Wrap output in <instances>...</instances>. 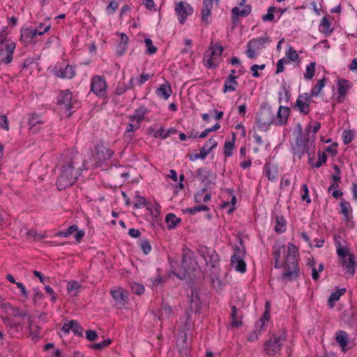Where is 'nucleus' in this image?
<instances>
[{"mask_svg": "<svg viewBox=\"0 0 357 357\" xmlns=\"http://www.w3.org/2000/svg\"><path fill=\"white\" fill-rule=\"evenodd\" d=\"M84 156L77 151H66L61 154L57 167L59 168V175L57 178L56 185L59 190L72 186L85 167Z\"/></svg>", "mask_w": 357, "mask_h": 357, "instance_id": "obj_1", "label": "nucleus"}, {"mask_svg": "<svg viewBox=\"0 0 357 357\" xmlns=\"http://www.w3.org/2000/svg\"><path fill=\"white\" fill-rule=\"evenodd\" d=\"M311 125L305 128L306 136L303 137V128L300 123L296 126L298 136L296 139L295 145L293 147L294 154L297 155L298 158H301L305 153L310 155V152H314L315 149V137L314 134L310 135Z\"/></svg>", "mask_w": 357, "mask_h": 357, "instance_id": "obj_2", "label": "nucleus"}, {"mask_svg": "<svg viewBox=\"0 0 357 357\" xmlns=\"http://www.w3.org/2000/svg\"><path fill=\"white\" fill-rule=\"evenodd\" d=\"M289 113H257L258 126L266 130L270 125L283 126L287 123Z\"/></svg>", "mask_w": 357, "mask_h": 357, "instance_id": "obj_3", "label": "nucleus"}, {"mask_svg": "<svg viewBox=\"0 0 357 357\" xmlns=\"http://www.w3.org/2000/svg\"><path fill=\"white\" fill-rule=\"evenodd\" d=\"M198 264L194 259L193 252L186 246L183 248V257L181 262V269L178 272L173 271L174 275L183 280L187 276L190 277L193 272L197 269Z\"/></svg>", "mask_w": 357, "mask_h": 357, "instance_id": "obj_4", "label": "nucleus"}, {"mask_svg": "<svg viewBox=\"0 0 357 357\" xmlns=\"http://www.w3.org/2000/svg\"><path fill=\"white\" fill-rule=\"evenodd\" d=\"M325 81V78L319 79L315 86L312 89L310 94L305 93L299 95L296 102V106L298 107L300 112H305V110L310 109L309 103L310 102L312 98L317 96L319 94L320 91L324 86Z\"/></svg>", "mask_w": 357, "mask_h": 357, "instance_id": "obj_5", "label": "nucleus"}, {"mask_svg": "<svg viewBox=\"0 0 357 357\" xmlns=\"http://www.w3.org/2000/svg\"><path fill=\"white\" fill-rule=\"evenodd\" d=\"M287 340L285 331H280L279 333H273L270 336L264 347L266 354L273 356L277 354Z\"/></svg>", "mask_w": 357, "mask_h": 357, "instance_id": "obj_6", "label": "nucleus"}, {"mask_svg": "<svg viewBox=\"0 0 357 357\" xmlns=\"http://www.w3.org/2000/svg\"><path fill=\"white\" fill-rule=\"evenodd\" d=\"M271 40L268 36L253 38L247 43L245 54L249 59H255L257 56V52L264 47L266 43Z\"/></svg>", "mask_w": 357, "mask_h": 357, "instance_id": "obj_7", "label": "nucleus"}, {"mask_svg": "<svg viewBox=\"0 0 357 357\" xmlns=\"http://www.w3.org/2000/svg\"><path fill=\"white\" fill-rule=\"evenodd\" d=\"M283 271L281 279L287 282L296 280L300 273V268L298 261H285L282 266Z\"/></svg>", "mask_w": 357, "mask_h": 357, "instance_id": "obj_8", "label": "nucleus"}, {"mask_svg": "<svg viewBox=\"0 0 357 357\" xmlns=\"http://www.w3.org/2000/svg\"><path fill=\"white\" fill-rule=\"evenodd\" d=\"M50 29V24L46 26L43 31H39L38 29H32L30 28H22L21 29L20 40L25 45L34 43L36 42L37 36L43 35L45 33H47Z\"/></svg>", "mask_w": 357, "mask_h": 357, "instance_id": "obj_9", "label": "nucleus"}, {"mask_svg": "<svg viewBox=\"0 0 357 357\" xmlns=\"http://www.w3.org/2000/svg\"><path fill=\"white\" fill-rule=\"evenodd\" d=\"M223 52V47L220 43H216L215 44H211L209 50L206 52L204 54V61L206 62L205 65L208 68H213L215 66L216 64L213 63V61L216 59V56H220Z\"/></svg>", "mask_w": 357, "mask_h": 357, "instance_id": "obj_10", "label": "nucleus"}, {"mask_svg": "<svg viewBox=\"0 0 357 357\" xmlns=\"http://www.w3.org/2000/svg\"><path fill=\"white\" fill-rule=\"evenodd\" d=\"M245 250L239 248L235 249L234 254L231 257V264L238 272L243 273L246 271V264L243 259Z\"/></svg>", "mask_w": 357, "mask_h": 357, "instance_id": "obj_11", "label": "nucleus"}, {"mask_svg": "<svg viewBox=\"0 0 357 357\" xmlns=\"http://www.w3.org/2000/svg\"><path fill=\"white\" fill-rule=\"evenodd\" d=\"M113 155V151L106 147L102 143L96 146V152L93 155L96 165H102L103 162L109 160Z\"/></svg>", "mask_w": 357, "mask_h": 357, "instance_id": "obj_12", "label": "nucleus"}, {"mask_svg": "<svg viewBox=\"0 0 357 357\" xmlns=\"http://www.w3.org/2000/svg\"><path fill=\"white\" fill-rule=\"evenodd\" d=\"M201 256L204 259L206 264L211 268H215L219 264V256L214 250L202 247L199 250Z\"/></svg>", "mask_w": 357, "mask_h": 357, "instance_id": "obj_13", "label": "nucleus"}, {"mask_svg": "<svg viewBox=\"0 0 357 357\" xmlns=\"http://www.w3.org/2000/svg\"><path fill=\"white\" fill-rule=\"evenodd\" d=\"M58 104L61 107V109L69 111L74 107L73 100V94L70 90L62 91L57 98Z\"/></svg>", "mask_w": 357, "mask_h": 357, "instance_id": "obj_14", "label": "nucleus"}, {"mask_svg": "<svg viewBox=\"0 0 357 357\" xmlns=\"http://www.w3.org/2000/svg\"><path fill=\"white\" fill-rule=\"evenodd\" d=\"M107 84L105 79L99 75L93 77L91 81V90L95 94L102 96L105 93Z\"/></svg>", "mask_w": 357, "mask_h": 357, "instance_id": "obj_15", "label": "nucleus"}, {"mask_svg": "<svg viewBox=\"0 0 357 357\" xmlns=\"http://www.w3.org/2000/svg\"><path fill=\"white\" fill-rule=\"evenodd\" d=\"M177 347L181 356L187 357L190 353V347L187 342V334L183 331H178Z\"/></svg>", "mask_w": 357, "mask_h": 357, "instance_id": "obj_16", "label": "nucleus"}, {"mask_svg": "<svg viewBox=\"0 0 357 357\" xmlns=\"http://www.w3.org/2000/svg\"><path fill=\"white\" fill-rule=\"evenodd\" d=\"M338 264L344 271V274L347 276L351 277L354 275L356 266L355 256H350L347 259L338 260Z\"/></svg>", "mask_w": 357, "mask_h": 357, "instance_id": "obj_17", "label": "nucleus"}, {"mask_svg": "<svg viewBox=\"0 0 357 357\" xmlns=\"http://www.w3.org/2000/svg\"><path fill=\"white\" fill-rule=\"evenodd\" d=\"M176 13L181 23L183 24L188 15L192 13V8L187 3L179 2L175 8Z\"/></svg>", "mask_w": 357, "mask_h": 357, "instance_id": "obj_18", "label": "nucleus"}, {"mask_svg": "<svg viewBox=\"0 0 357 357\" xmlns=\"http://www.w3.org/2000/svg\"><path fill=\"white\" fill-rule=\"evenodd\" d=\"M53 73L55 76L62 79H71L75 75V70L73 66L66 65L64 68L54 67Z\"/></svg>", "mask_w": 357, "mask_h": 357, "instance_id": "obj_19", "label": "nucleus"}, {"mask_svg": "<svg viewBox=\"0 0 357 357\" xmlns=\"http://www.w3.org/2000/svg\"><path fill=\"white\" fill-rule=\"evenodd\" d=\"M231 326L235 328H239L243 325L242 319L243 317V313L241 309H238L235 305L231 307Z\"/></svg>", "mask_w": 357, "mask_h": 357, "instance_id": "obj_20", "label": "nucleus"}, {"mask_svg": "<svg viewBox=\"0 0 357 357\" xmlns=\"http://www.w3.org/2000/svg\"><path fill=\"white\" fill-rule=\"evenodd\" d=\"M335 245L337 249V254L339 257L338 260H342L344 259H347L350 256H354L349 251V249L347 247H343L341 245V237L340 236H335Z\"/></svg>", "mask_w": 357, "mask_h": 357, "instance_id": "obj_21", "label": "nucleus"}, {"mask_svg": "<svg viewBox=\"0 0 357 357\" xmlns=\"http://www.w3.org/2000/svg\"><path fill=\"white\" fill-rule=\"evenodd\" d=\"M190 309L192 312H195V313L201 312V301L195 288L191 289Z\"/></svg>", "mask_w": 357, "mask_h": 357, "instance_id": "obj_22", "label": "nucleus"}, {"mask_svg": "<svg viewBox=\"0 0 357 357\" xmlns=\"http://www.w3.org/2000/svg\"><path fill=\"white\" fill-rule=\"evenodd\" d=\"M15 50V43L14 42H10L8 43L6 46L5 51L1 50L0 52V55L3 56L6 54L5 57L2 59V62L6 64H9L13 60V54Z\"/></svg>", "mask_w": 357, "mask_h": 357, "instance_id": "obj_23", "label": "nucleus"}, {"mask_svg": "<svg viewBox=\"0 0 357 357\" xmlns=\"http://www.w3.org/2000/svg\"><path fill=\"white\" fill-rule=\"evenodd\" d=\"M218 145V142L213 138H210L199 150V156L201 159H204L212 149Z\"/></svg>", "mask_w": 357, "mask_h": 357, "instance_id": "obj_24", "label": "nucleus"}, {"mask_svg": "<svg viewBox=\"0 0 357 357\" xmlns=\"http://www.w3.org/2000/svg\"><path fill=\"white\" fill-rule=\"evenodd\" d=\"M6 326L11 337H17L20 334L22 326L19 323L15 322L13 320L7 319L5 321Z\"/></svg>", "mask_w": 357, "mask_h": 357, "instance_id": "obj_25", "label": "nucleus"}, {"mask_svg": "<svg viewBox=\"0 0 357 357\" xmlns=\"http://www.w3.org/2000/svg\"><path fill=\"white\" fill-rule=\"evenodd\" d=\"M252 7L250 5H245L243 9L241 10L238 7H234L231 10V13L233 14L232 21L233 22H236L238 20V17H247L251 13Z\"/></svg>", "mask_w": 357, "mask_h": 357, "instance_id": "obj_26", "label": "nucleus"}, {"mask_svg": "<svg viewBox=\"0 0 357 357\" xmlns=\"http://www.w3.org/2000/svg\"><path fill=\"white\" fill-rule=\"evenodd\" d=\"M350 88V83L346 79H340L337 82L338 101L342 102L344 100L346 93Z\"/></svg>", "mask_w": 357, "mask_h": 357, "instance_id": "obj_27", "label": "nucleus"}, {"mask_svg": "<svg viewBox=\"0 0 357 357\" xmlns=\"http://www.w3.org/2000/svg\"><path fill=\"white\" fill-rule=\"evenodd\" d=\"M110 293L115 301V305L124 306L126 304V298L123 289L119 288L118 289L111 290Z\"/></svg>", "mask_w": 357, "mask_h": 357, "instance_id": "obj_28", "label": "nucleus"}, {"mask_svg": "<svg viewBox=\"0 0 357 357\" xmlns=\"http://www.w3.org/2000/svg\"><path fill=\"white\" fill-rule=\"evenodd\" d=\"M265 174L268 179L271 181H274L278 178V167L271 162H268L265 165Z\"/></svg>", "mask_w": 357, "mask_h": 357, "instance_id": "obj_29", "label": "nucleus"}, {"mask_svg": "<svg viewBox=\"0 0 357 357\" xmlns=\"http://www.w3.org/2000/svg\"><path fill=\"white\" fill-rule=\"evenodd\" d=\"M335 340L341 347L342 351H346L347 350L348 334L345 331H337L335 333Z\"/></svg>", "mask_w": 357, "mask_h": 357, "instance_id": "obj_30", "label": "nucleus"}, {"mask_svg": "<svg viewBox=\"0 0 357 357\" xmlns=\"http://www.w3.org/2000/svg\"><path fill=\"white\" fill-rule=\"evenodd\" d=\"M213 8V0H204L203 8L202 10V19L206 24L208 23V17L211 14V9Z\"/></svg>", "mask_w": 357, "mask_h": 357, "instance_id": "obj_31", "label": "nucleus"}, {"mask_svg": "<svg viewBox=\"0 0 357 357\" xmlns=\"http://www.w3.org/2000/svg\"><path fill=\"white\" fill-rule=\"evenodd\" d=\"M236 77L233 75H229L225 81L223 91H234L238 86V82L236 81Z\"/></svg>", "mask_w": 357, "mask_h": 357, "instance_id": "obj_32", "label": "nucleus"}, {"mask_svg": "<svg viewBox=\"0 0 357 357\" xmlns=\"http://www.w3.org/2000/svg\"><path fill=\"white\" fill-rule=\"evenodd\" d=\"M172 92L171 86L168 84H161L155 91L156 95L164 100H167Z\"/></svg>", "mask_w": 357, "mask_h": 357, "instance_id": "obj_33", "label": "nucleus"}, {"mask_svg": "<svg viewBox=\"0 0 357 357\" xmlns=\"http://www.w3.org/2000/svg\"><path fill=\"white\" fill-rule=\"evenodd\" d=\"M346 292V289H339L335 292H333L328 300V305L330 309H333L335 307V303L337 301L340 296L343 295Z\"/></svg>", "mask_w": 357, "mask_h": 357, "instance_id": "obj_34", "label": "nucleus"}, {"mask_svg": "<svg viewBox=\"0 0 357 357\" xmlns=\"http://www.w3.org/2000/svg\"><path fill=\"white\" fill-rule=\"evenodd\" d=\"M165 221L169 229H174L181 222V218H177L174 213H169L165 217Z\"/></svg>", "mask_w": 357, "mask_h": 357, "instance_id": "obj_35", "label": "nucleus"}, {"mask_svg": "<svg viewBox=\"0 0 357 357\" xmlns=\"http://www.w3.org/2000/svg\"><path fill=\"white\" fill-rule=\"evenodd\" d=\"M276 225L275 226V231L278 234H282L286 231V220L283 216L276 215Z\"/></svg>", "mask_w": 357, "mask_h": 357, "instance_id": "obj_36", "label": "nucleus"}, {"mask_svg": "<svg viewBox=\"0 0 357 357\" xmlns=\"http://www.w3.org/2000/svg\"><path fill=\"white\" fill-rule=\"evenodd\" d=\"M288 253L286 256L285 261H298L296 259L298 248L293 243H289L287 245Z\"/></svg>", "mask_w": 357, "mask_h": 357, "instance_id": "obj_37", "label": "nucleus"}, {"mask_svg": "<svg viewBox=\"0 0 357 357\" xmlns=\"http://www.w3.org/2000/svg\"><path fill=\"white\" fill-rule=\"evenodd\" d=\"M236 139L235 133L232 134V141H226L224 144V155L225 157H230L232 155L233 149H234V142Z\"/></svg>", "mask_w": 357, "mask_h": 357, "instance_id": "obj_38", "label": "nucleus"}, {"mask_svg": "<svg viewBox=\"0 0 357 357\" xmlns=\"http://www.w3.org/2000/svg\"><path fill=\"white\" fill-rule=\"evenodd\" d=\"M206 189H202L198 191L195 195V199L197 203L200 202H208L211 199V195L210 193H205Z\"/></svg>", "mask_w": 357, "mask_h": 357, "instance_id": "obj_39", "label": "nucleus"}, {"mask_svg": "<svg viewBox=\"0 0 357 357\" xmlns=\"http://www.w3.org/2000/svg\"><path fill=\"white\" fill-rule=\"evenodd\" d=\"M67 290L73 296H76L82 285L76 280H71L67 284Z\"/></svg>", "mask_w": 357, "mask_h": 357, "instance_id": "obj_40", "label": "nucleus"}, {"mask_svg": "<svg viewBox=\"0 0 357 357\" xmlns=\"http://www.w3.org/2000/svg\"><path fill=\"white\" fill-rule=\"evenodd\" d=\"M41 123L42 121L40 119H39V117L38 116L32 115L28 119V124L30 126L29 129L33 132H35L39 130V126H38V125L40 124Z\"/></svg>", "mask_w": 357, "mask_h": 357, "instance_id": "obj_41", "label": "nucleus"}, {"mask_svg": "<svg viewBox=\"0 0 357 357\" xmlns=\"http://www.w3.org/2000/svg\"><path fill=\"white\" fill-rule=\"evenodd\" d=\"M342 320L347 324L352 326L354 322V313L351 310H345L341 314Z\"/></svg>", "mask_w": 357, "mask_h": 357, "instance_id": "obj_42", "label": "nucleus"}, {"mask_svg": "<svg viewBox=\"0 0 357 357\" xmlns=\"http://www.w3.org/2000/svg\"><path fill=\"white\" fill-rule=\"evenodd\" d=\"M340 208H341L340 213L342 214H343L344 218L347 220H348L349 213L351 212V207L350 203L347 201L342 200V202L340 203Z\"/></svg>", "mask_w": 357, "mask_h": 357, "instance_id": "obj_43", "label": "nucleus"}, {"mask_svg": "<svg viewBox=\"0 0 357 357\" xmlns=\"http://www.w3.org/2000/svg\"><path fill=\"white\" fill-rule=\"evenodd\" d=\"M70 324L72 326L70 330L73 331L74 335L82 337L83 335L84 329L78 321L76 320H71Z\"/></svg>", "mask_w": 357, "mask_h": 357, "instance_id": "obj_44", "label": "nucleus"}, {"mask_svg": "<svg viewBox=\"0 0 357 357\" xmlns=\"http://www.w3.org/2000/svg\"><path fill=\"white\" fill-rule=\"evenodd\" d=\"M319 29L321 32L328 33H331V23L326 17H324L319 24Z\"/></svg>", "mask_w": 357, "mask_h": 357, "instance_id": "obj_45", "label": "nucleus"}, {"mask_svg": "<svg viewBox=\"0 0 357 357\" xmlns=\"http://www.w3.org/2000/svg\"><path fill=\"white\" fill-rule=\"evenodd\" d=\"M139 245L144 255H148L151 252L152 248L148 239H140Z\"/></svg>", "mask_w": 357, "mask_h": 357, "instance_id": "obj_46", "label": "nucleus"}, {"mask_svg": "<svg viewBox=\"0 0 357 357\" xmlns=\"http://www.w3.org/2000/svg\"><path fill=\"white\" fill-rule=\"evenodd\" d=\"M315 71V63L311 62L310 64H308L306 67L305 73L304 74V77L305 79H311L314 75Z\"/></svg>", "mask_w": 357, "mask_h": 357, "instance_id": "obj_47", "label": "nucleus"}, {"mask_svg": "<svg viewBox=\"0 0 357 357\" xmlns=\"http://www.w3.org/2000/svg\"><path fill=\"white\" fill-rule=\"evenodd\" d=\"M276 7L270 6L267 10V13L261 16V20L264 22L273 21L275 18L274 13L276 11Z\"/></svg>", "mask_w": 357, "mask_h": 357, "instance_id": "obj_48", "label": "nucleus"}, {"mask_svg": "<svg viewBox=\"0 0 357 357\" xmlns=\"http://www.w3.org/2000/svg\"><path fill=\"white\" fill-rule=\"evenodd\" d=\"M354 133L351 130H344L342 133L343 143L347 145L354 139Z\"/></svg>", "mask_w": 357, "mask_h": 357, "instance_id": "obj_49", "label": "nucleus"}, {"mask_svg": "<svg viewBox=\"0 0 357 357\" xmlns=\"http://www.w3.org/2000/svg\"><path fill=\"white\" fill-rule=\"evenodd\" d=\"M112 343V340L109 338L103 340L102 342L95 343L91 345V348L96 350H102L108 347Z\"/></svg>", "mask_w": 357, "mask_h": 357, "instance_id": "obj_50", "label": "nucleus"}, {"mask_svg": "<svg viewBox=\"0 0 357 357\" xmlns=\"http://www.w3.org/2000/svg\"><path fill=\"white\" fill-rule=\"evenodd\" d=\"M208 210L209 208L207 206L203 204H199L194 207L186 208V211L192 215L199 211H206Z\"/></svg>", "mask_w": 357, "mask_h": 357, "instance_id": "obj_51", "label": "nucleus"}, {"mask_svg": "<svg viewBox=\"0 0 357 357\" xmlns=\"http://www.w3.org/2000/svg\"><path fill=\"white\" fill-rule=\"evenodd\" d=\"M138 128H139L138 121H137L135 123H128L126 130V137L131 139L132 138V136L130 135V133L133 132L135 130H137Z\"/></svg>", "mask_w": 357, "mask_h": 357, "instance_id": "obj_52", "label": "nucleus"}, {"mask_svg": "<svg viewBox=\"0 0 357 357\" xmlns=\"http://www.w3.org/2000/svg\"><path fill=\"white\" fill-rule=\"evenodd\" d=\"M119 3L116 0H111L109 5L106 7V13L111 15L118 9Z\"/></svg>", "mask_w": 357, "mask_h": 357, "instance_id": "obj_53", "label": "nucleus"}, {"mask_svg": "<svg viewBox=\"0 0 357 357\" xmlns=\"http://www.w3.org/2000/svg\"><path fill=\"white\" fill-rule=\"evenodd\" d=\"M130 288H131L132 293L137 294V295L142 294L144 292V289H145L144 287L142 284L137 283V282L132 283L130 284Z\"/></svg>", "mask_w": 357, "mask_h": 357, "instance_id": "obj_54", "label": "nucleus"}, {"mask_svg": "<svg viewBox=\"0 0 357 357\" xmlns=\"http://www.w3.org/2000/svg\"><path fill=\"white\" fill-rule=\"evenodd\" d=\"M286 56L291 61H296L298 59V53L291 46L289 47L287 51L286 52Z\"/></svg>", "mask_w": 357, "mask_h": 357, "instance_id": "obj_55", "label": "nucleus"}, {"mask_svg": "<svg viewBox=\"0 0 357 357\" xmlns=\"http://www.w3.org/2000/svg\"><path fill=\"white\" fill-rule=\"evenodd\" d=\"M8 310L11 311L12 315L14 317H21L22 318L26 317L28 314L25 311H21L19 308L13 307L10 304V307L8 308Z\"/></svg>", "mask_w": 357, "mask_h": 357, "instance_id": "obj_56", "label": "nucleus"}, {"mask_svg": "<svg viewBox=\"0 0 357 357\" xmlns=\"http://www.w3.org/2000/svg\"><path fill=\"white\" fill-rule=\"evenodd\" d=\"M144 43L147 47L146 52L149 54H153L157 52V48L153 46L152 40L150 38H145Z\"/></svg>", "mask_w": 357, "mask_h": 357, "instance_id": "obj_57", "label": "nucleus"}, {"mask_svg": "<svg viewBox=\"0 0 357 357\" xmlns=\"http://www.w3.org/2000/svg\"><path fill=\"white\" fill-rule=\"evenodd\" d=\"M197 177L202 181H204L208 177V172L204 168H199L197 170Z\"/></svg>", "mask_w": 357, "mask_h": 357, "instance_id": "obj_58", "label": "nucleus"}, {"mask_svg": "<svg viewBox=\"0 0 357 357\" xmlns=\"http://www.w3.org/2000/svg\"><path fill=\"white\" fill-rule=\"evenodd\" d=\"M129 118H130V121H129L130 123H135L137 121H138V125H139V128L140 123L144 119V115H143V114H140V113H136L132 115H130Z\"/></svg>", "mask_w": 357, "mask_h": 357, "instance_id": "obj_59", "label": "nucleus"}, {"mask_svg": "<svg viewBox=\"0 0 357 357\" xmlns=\"http://www.w3.org/2000/svg\"><path fill=\"white\" fill-rule=\"evenodd\" d=\"M146 199L144 197L137 195L134 200V206L136 208H140L145 205Z\"/></svg>", "mask_w": 357, "mask_h": 357, "instance_id": "obj_60", "label": "nucleus"}, {"mask_svg": "<svg viewBox=\"0 0 357 357\" xmlns=\"http://www.w3.org/2000/svg\"><path fill=\"white\" fill-rule=\"evenodd\" d=\"M327 160V155L325 153H321V151H319L318 152V160L316 162V163L314 164V167H320L323 163H324Z\"/></svg>", "mask_w": 357, "mask_h": 357, "instance_id": "obj_61", "label": "nucleus"}, {"mask_svg": "<svg viewBox=\"0 0 357 357\" xmlns=\"http://www.w3.org/2000/svg\"><path fill=\"white\" fill-rule=\"evenodd\" d=\"M266 67L265 64L257 65L254 64L251 66L250 70L252 71V77H259L260 74L257 71V69L264 70Z\"/></svg>", "mask_w": 357, "mask_h": 357, "instance_id": "obj_62", "label": "nucleus"}, {"mask_svg": "<svg viewBox=\"0 0 357 357\" xmlns=\"http://www.w3.org/2000/svg\"><path fill=\"white\" fill-rule=\"evenodd\" d=\"M0 128H2L5 130H9V125L8 121V118L4 114H0Z\"/></svg>", "mask_w": 357, "mask_h": 357, "instance_id": "obj_63", "label": "nucleus"}, {"mask_svg": "<svg viewBox=\"0 0 357 357\" xmlns=\"http://www.w3.org/2000/svg\"><path fill=\"white\" fill-rule=\"evenodd\" d=\"M288 62H289L288 60L286 59L285 58H282V59L278 60V61L277 63L276 73L279 74L280 73L284 72V64L287 63Z\"/></svg>", "mask_w": 357, "mask_h": 357, "instance_id": "obj_64", "label": "nucleus"}]
</instances>
